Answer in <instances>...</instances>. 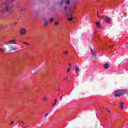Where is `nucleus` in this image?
Instances as JSON below:
<instances>
[{"mask_svg":"<svg viewBox=\"0 0 128 128\" xmlns=\"http://www.w3.org/2000/svg\"><path fill=\"white\" fill-rule=\"evenodd\" d=\"M64 80H68V78H64Z\"/></svg>","mask_w":128,"mask_h":128,"instance_id":"28","label":"nucleus"},{"mask_svg":"<svg viewBox=\"0 0 128 128\" xmlns=\"http://www.w3.org/2000/svg\"><path fill=\"white\" fill-rule=\"evenodd\" d=\"M57 102H58V100L56 99H55L54 100V104L52 105V106H54L56 104Z\"/></svg>","mask_w":128,"mask_h":128,"instance_id":"10","label":"nucleus"},{"mask_svg":"<svg viewBox=\"0 0 128 128\" xmlns=\"http://www.w3.org/2000/svg\"><path fill=\"white\" fill-rule=\"evenodd\" d=\"M92 56L93 58H94V60H96V58H98L96 57V52L93 53L92 54Z\"/></svg>","mask_w":128,"mask_h":128,"instance_id":"8","label":"nucleus"},{"mask_svg":"<svg viewBox=\"0 0 128 128\" xmlns=\"http://www.w3.org/2000/svg\"><path fill=\"white\" fill-rule=\"evenodd\" d=\"M70 71V68H68V70H67V72H68Z\"/></svg>","mask_w":128,"mask_h":128,"instance_id":"24","label":"nucleus"},{"mask_svg":"<svg viewBox=\"0 0 128 128\" xmlns=\"http://www.w3.org/2000/svg\"><path fill=\"white\" fill-rule=\"evenodd\" d=\"M48 116V113H47L45 114V116H44V118H46Z\"/></svg>","mask_w":128,"mask_h":128,"instance_id":"23","label":"nucleus"},{"mask_svg":"<svg viewBox=\"0 0 128 128\" xmlns=\"http://www.w3.org/2000/svg\"><path fill=\"white\" fill-rule=\"evenodd\" d=\"M22 128H24V126H22Z\"/></svg>","mask_w":128,"mask_h":128,"instance_id":"34","label":"nucleus"},{"mask_svg":"<svg viewBox=\"0 0 128 128\" xmlns=\"http://www.w3.org/2000/svg\"><path fill=\"white\" fill-rule=\"evenodd\" d=\"M80 66L77 65L76 66V67L75 68V72L76 74H78V70H80Z\"/></svg>","mask_w":128,"mask_h":128,"instance_id":"6","label":"nucleus"},{"mask_svg":"<svg viewBox=\"0 0 128 128\" xmlns=\"http://www.w3.org/2000/svg\"><path fill=\"white\" fill-rule=\"evenodd\" d=\"M72 20H74V18H72V17H71L70 18L68 19V20L69 22H71Z\"/></svg>","mask_w":128,"mask_h":128,"instance_id":"15","label":"nucleus"},{"mask_svg":"<svg viewBox=\"0 0 128 128\" xmlns=\"http://www.w3.org/2000/svg\"><path fill=\"white\" fill-rule=\"evenodd\" d=\"M54 24H55V26H58V22H55Z\"/></svg>","mask_w":128,"mask_h":128,"instance_id":"22","label":"nucleus"},{"mask_svg":"<svg viewBox=\"0 0 128 128\" xmlns=\"http://www.w3.org/2000/svg\"><path fill=\"white\" fill-rule=\"evenodd\" d=\"M68 66H70L72 67V64H68Z\"/></svg>","mask_w":128,"mask_h":128,"instance_id":"30","label":"nucleus"},{"mask_svg":"<svg viewBox=\"0 0 128 128\" xmlns=\"http://www.w3.org/2000/svg\"><path fill=\"white\" fill-rule=\"evenodd\" d=\"M48 100V97L44 96L42 98V100H44V102L46 100Z\"/></svg>","mask_w":128,"mask_h":128,"instance_id":"12","label":"nucleus"},{"mask_svg":"<svg viewBox=\"0 0 128 128\" xmlns=\"http://www.w3.org/2000/svg\"><path fill=\"white\" fill-rule=\"evenodd\" d=\"M119 107L122 110V108H124V102H120V105L119 106Z\"/></svg>","mask_w":128,"mask_h":128,"instance_id":"9","label":"nucleus"},{"mask_svg":"<svg viewBox=\"0 0 128 128\" xmlns=\"http://www.w3.org/2000/svg\"><path fill=\"white\" fill-rule=\"evenodd\" d=\"M109 66H110V65L108 63L105 64L104 65V68L105 70H108V68Z\"/></svg>","mask_w":128,"mask_h":128,"instance_id":"7","label":"nucleus"},{"mask_svg":"<svg viewBox=\"0 0 128 128\" xmlns=\"http://www.w3.org/2000/svg\"><path fill=\"white\" fill-rule=\"evenodd\" d=\"M0 52H4V50L3 48H0Z\"/></svg>","mask_w":128,"mask_h":128,"instance_id":"16","label":"nucleus"},{"mask_svg":"<svg viewBox=\"0 0 128 128\" xmlns=\"http://www.w3.org/2000/svg\"><path fill=\"white\" fill-rule=\"evenodd\" d=\"M34 73L36 74V71H34Z\"/></svg>","mask_w":128,"mask_h":128,"instance_id":"36","label":"nucleus"},{"mask_svg":"<svg viewBox=\"0 0 128 128\" xmlns=\"http://www.w3.org/2000/svg\"><path fill=\"white\" fill-rule=\"evenodd\" d=\"M20 122H22V124H25V123L24 122H22V121H20Z\"/></svg>","mask_w":128,"mask_h":128,"instance_id":"27","label":"nucleus"},{"mask_svg":"<svg viewBox=\"0 0 128 128\" xmlns=\"http://www.w3.org/2000/svg\"><path fill=\"white\" fill-rule=\"evenodd\" d=\"M54 22V18H50V22Z\"/></svg>","mask_w":128,"mask_h":128,"instance_id":"17","label":"nucleus"},{"mask_svg":"<svg viewBox=\"0 0 128 128\" xmlns=\"http://www.w3.org/2000/svg\"><path fill=\"white\" fill-rule=\"evenodd\" d=\"M22 44H26V46H30V44L26 42H22Z\"/></svg>","mask_w":128,"mask_h":128,"instance_id":"18","label":"nucleus"},{"mask_svg":"<svg viewBox=\"0 0 128 128\" xmlns=\"http://www.w3.org/2000/svg\"><path fill=\"white\" fill-rule=\"evenodd\" d=\"M108 112H110V110H108Z\"/></svg>","mask_w":128,"mask_h":128,"instance_id":"32","label":"nucleus"},{"mask_svg":"<svg viewBox=\"0 0 128 128\" xmlns=\"http://www.w3.org/2000/svg\"><path fill=\"white\" fill-rule=\"evenodd\" d=\"M62 4H64V0H62L60 1V5L62 6Z\"/></svg>","mask_w":128,"mask_h":128,"instance_id":"20","label":"nucleus"},{"mask_svg":"<svg viewBox=\"0 0 128 128\" xmlns=\"http://www.w3.org/2000/svg\"><path fill=\"white\" fill-rule=\"evenodd\" d=\"M98 16V12H97V16Z\"/></svg>","mask_w":128,"mask_h":128,"instance_id":"33","label":"nucleus"},{"mask_svg":"<svg viewBox=\"0 0 128 128\" xmlns=\"http://www.w3.org/2000/svg\"><path fill=\"white\" fill-rule=\"evenodd\" d=\"M96 26L97 28H100V22H97L96 23Z\"/></svg>","mask_w":128,"mask_h":128,"instance_id":"11","label":"nucleus"},{"mask_svg":"<svg viewBox=\"0 0 128 128\" xmlns=\"http://www.w3.org/2000/svg\"><path fill=\"white\" fill-rule=\"evenodd\" d=\"M64 54H68V51H66V52H64Z\"/></svg>","mask_w":128,"mask_h":128,"instance_id":"29","label":"nucleus"},{"mask_svg":"<svg viewBox=\"0 0 128 128\" xmlns=\"http://www.w3.org/2000/svg\"><path fill=\"white\" fill-rule=\"evenodd\" d=\"M14 121H12L11 123L10 124L12 126V124H14Z\"/></svg>","mask_w":128,"mask_h":128,"instance_id":"26","label":"nucleus"},{"mask_svg":"<svg viewBox=\"0 0 128 128\" xmlns=\"http://www.w3.org/2000/svg\"><path fill=\"white\" fill-rule=\"evenodd\" d=\"M66 4H70V0H66Z\"/></svg>","mask_w":128,"mask_h":128,"instance_id":"19","label":"nucleus"},{"mask_svg":"<svg viewBox=\"0 0 128 128\" xmlns=\"http://www.w3.org/2000/svg\"><path fill=\"white\" fill-rule=\"evenodd\" d=\"M66 8H66V6H65V7H64V10H66Z\"/></svg>","mask_w":128,"mask_h":128,"instance_id":"31","label":"nucleus"},{"mask_svg":"<svg viewBox=\"0 0 128 128\" xmlns=\"http://www.w3.org/2000/svg\"><path fill=\"white\" fill-rule=\"evenodd\" d=\"M104 21L105 22H110V18L108 16H106L104 18Z\"/></svg>","mask_w":128,"mask_h":128,"instance_id":"5","label":"nucleus"},{"mask_svg":"<svg viewBox=\"0 0 128 128\" xmlns=\"http://www.w3.org/2000/svg\"><path fill=\"white\" fill-rule=\"evenodd\" d=\"M114 94L115 98L122 96H124V90H117L114 92Z\"/></svg>","mask_w":128,"mask_h":128,"instance_id":"3","label":"nucleus"},{"mask_svg":"<svg viewBox=\"0 0 128 128\" xmlns=\"http://www.w3.org/2000/svg\"><path fill=\"white\" fill-rule=\"evenodd\" d=\"M9 44H6V46H9L8 48L9 50H18V48H16V46H14L12 44H16L18 42H16V40L13 39L9 40Z\"/></svg>","mask_w":128,"mask_h":128,"instance_id":"1","label":"nucleus"},{"mask_svg":"<svg viewBox=\"0 0 128 128\" xmlns=\"http://www.w3.org/2000/svg\"><path fill=\"white\" fill-rule=\"evenodd\" d=\"M98 18H102L104 20V16H99L98 15Z\"/></svg>","mask_w":128,"mask_h":128,"instance_id":"14","label":"nucleus"},{"mask_svg":"<svg viewBox=\"0 0 128 128\" xmlns=\"http://www.w3.org/2000/svg\"><path fill=\"white\" fill-rule=\"evenodd\" d=\"M14 2V0H9V1H6L5 2L3 3V6H5V10H3L2 12H10V8L8 6V3L9 2Z\"/></svg>","mask_w":128,"mask_h":128,"instance_id":"2","label":"nucleus"},{"mask_svg":"<svg viewBox=\"0 0 128 128\" xmlns=\"http://www.w3.org/2000/svg\"><path fill=\"white\" fill-rule=\"evenodd\" d=\"M90 52H92V54H94V51L92 50V48H90Z\"/></svg>","mask_w":128,"mask_h":128,"instance_id":"21","label":"nucleus"},{"mask_svg":"<svg viewBox=\"0 0 128 128\" xmlns=\"http://www.w3.org/2000/svg\"><path fill=\"white\" fill-rule=\"evenodd\" d=\"M44 24L46 26H48V21H46V20H44Z\"/></svg>","mask_w":128,"mask_h":128,"instance_id":"13","label":"nucleus"},{"mask_svg":"<svg viewBox=\"0 0 128 128\" xmlns=\"http://www.w3.org/2000/svg\"><path fill=\"white\" fill-rule=\"evenodd\" d=\"M24 128H26V127H24Z\"/></svg>","mask_w":128,"mask_h":128,"instance_id":"35","label":"nucleus"},{"mask_svg":"<svg viewBox=\"0 0 128 128\" xmlns=\"http://www.w3.org/2000/svg\"><path fill=\"white\" fill-rule=\"evenodd\" d=\"M16 126H18V125H16Z\"/></svg>","mask_w":128,"mask_h":128,"instance_id":"38","label":"nucleus"},{"mask_svg":"<svg viewBox=\"0 0 128 128\" xmlns=\"http://www.w3.org/2000/svg\"><path fill=\"white\" fill-rule=\"evenodd\" d=\"M16 24H18V22H14L12 24V26H16Z\"/></svg>","mask_w":128,"mask_h":128,"instance_id":"25","label":"nucleus"},{"mask_svg":"<svg viewBox=\"0 0 128 128\" xmlns=\"http://www.w3.org/2000/svg\"><path fill=\"white\" fill-rule=\"evenodd\" d=\"M2 26H0V28H1Z\"/></svg>","mask_w":128,"mask_h":128,"instance_id":"37","label":"nucleus"},{"mask_svg":"<svg viewBox=\"0 0 128 128\" xmlns=\"http://www.w3.org/2000/svg\"><path fill=\"white\" fill-rule=\"evenodd\" d=\"M19 34L20 36H24L26 34V28H22L19 31Z\"/></svg>","mask_w":128,"mask_h":128,"instance_id":"4","label":"nucleus"}]
</instances>
